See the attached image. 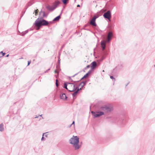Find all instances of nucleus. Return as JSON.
Segmentation results:
<instances>
[{"mask_svg": "<svg viewBox=\"0 0 155 155\" xmlns=\"http://www.w3.org/2000/svg\"><path fill=\"white\" fill-rule=\"evenodd\" d=\"M69 142L72 145L75 150L79 149L81 147V145L79 144V138L77 136H73L69 140Z\"/></svg>", "mask_w": 155, "mask_h": 155, "instance_id": "f257e3e1", "label": "nucleus"}, {"mask_svg": "<svg viewBox=\"0 0 155 155\" xmlns=\"http://www.w3.org/2000/svg\"><path fill=\"white\" fill-rule=\"evenodd\" d=\"M49 22L48 21L43 19V17L38 18L35 21L34 25L36 27L47 26Z\"/></svg>", "mask_w": 155, "mask_h": 155, "instance_id": "f03ea898", "label": "nucleus"}, {"mask_svg": "<svg viewBox=\"0 0 155 155\" xmlns=\"http://www.w3.org/2000/svg\"><path fill=\"white\" fill-rule=\"evenodd\" d=\"M112 122L117 123L118 125H121L124 124L126 122V121L124 119L120 117H114Z\"/></svg>", "mask_w": 155, "mask_h": 155, "instance_id": "7ed1b4c3", "label": "nucleus"}, {"mask_svg": "<svg viewBox=\"0 0 155 155\" xmlns=\"http://www.w3.org/2000/svg\"><path fill=\"white\" fill-rule=\"evenodd\" d=\"M113 108L112 107L106 105L102 106L100 108V110L107 113L110 112L113 110Z\"/></svg>", "mask_w": 155, "mask_h": 155, "instance_id": "20e7f679", "label": "nucleus"}, {"mask_svg": "<svg viewBox=\"0 0 155 155\" xmlns=\"http://www.w3.org/2000/svg\"><path fill=\"white\" fill-rule=\"evenodd\" d=\"M91 113L94 118L100 117L104 114V112L102 111L94 112L92 111Z\"/></svg>", "mask_w": 155, "mask_h": 155, "instance_id": "39448f33", "label": "nucleus"}, {"mask_svg": "<svg viewBox=\"0 0 155 155\" xmlns=\"http://www.w3.org/2000/svg\"><path fill=\"white\" fill-rule=\"evenodd\" d=\"M103 16L105 19L108 20L110 21L112 17L111 11L110 10H108L104 14Z\"/></svg>", "mask_w": 155, "mask_h": 155, "instance_id": "423d86ee", "label": "nucleus"}, {"mask_svg": "<svg viewBox=\"0 0 155 155\" xmlns=\"http://www.w3.org/2000/svg\"><path fill=\"white\" fill-rule=\"evenodd\" d=\"M101 45L102 49L101 52L107 53V51L105 50V49L106 47V43L104 40H103L101 41Z\"/></svg>", "mask_w": 155, "mask_h": 155, "instance_id": "0eeeda50", "label": "nucleus"}, {"mask_svg": "<svg viewBox=\"0 0 155 155\" xmlns=\"http://www.w3.org/2000/svg\"><path fill=\"white\" fill-rule=\"evenodd\" d=\"M107 54V53H105V52H101V57L99 59V61L100 62L102 61L104 59L106 58Z\"/></svg>", "mask_w": 155, "mask_h": 155, "instance_id": "6e6552de", "label": "nucleus"}, {"mask_svg": "<svg viewBox=\"0 0 155 155\" xmlns=\"http://www.w3.org/2000/svg\"><path fill=\"white\" fill-rule=\"evenodd\" d=\"M91 69L89 71H91V72H92L94 71V70L96 68L97 63L95 61H94L91 63Z\"/></svg>", "mask_w": 155, "mask_h": 155, "instance_id": "1a4fd4ad", "label": "nucleus"}, {"mask_svg": "<svg viewBox=\"0 0 155 155\" xmlns=\"http://www.w3.org/2000/svg\"><path fill=\"white\" fill-rule=\"evenodd\" d=\"M81 89H78L74 91V92L72 94V95L73 99L74 100L76 98V96L79 93V91H81Z\"/></svg>", "mask_w": 155, "mask_h": 155, "instance_id": "9d476101", "label": "nucleus"}, {"mask_svg": "<svg viewBox=\"0 0 155 155\" xmlns=\"http://www.w3.org/2000/svg\"><path fill=\"white\" fill-rule=\"evenodd\" d=\"M113 36V34L112 32H110L107 35V41L108 42H110Z\"/></svg>", "mask_w": 155, "mask_h": 155, "instance_id": "9b49d317", "label": "nucleus"}, {"mask_svg": "<svg viewBox=\"0 0 155 155\" xmlns=\"http://www.w3.org/2000/svg\"><path fill=\"white\" fill-rule=\"evenodd\" d=\"M61 3V2L58 0L55 1L54 3L53 9H55L58 7L59 4H60Z\"/></svg>", "mask_w": 155, "mask_h": 155, "instance_id": "f8f14e48", "label": "nucleus"}, {"mask_svg": "<svg viewBox=\"0 0 155 155\" xmlns=\"http://www.w3.org/2000/svg\"><path fill=\"white\" fill-rule=\"evenodd\" d=\"M63 11V9L62 10L60 14L58 15V16L56 17L53 20V21H58L60 20V19L61 18V15L62 14V11Z\"/></svg>", "mask_w": 155, "mask_h": 155, "instance_id": "ddd939ff", "label": "nucleus"}, {"mask_svg": "<svg viewBox=\"0 0 155 155\" xmlns=\"http://www.w3.org/2000/svg\"><path fill=\"white\" fill-rule=\"evenodd\" d=\"M60 97L61 99H62L64 100H67L68 98L65 93L61 94L60 95Z\"/></svg>", "mask_w": 155, "mask_h": 155, "instance_id": "4468645a", "label": "nucleus"}, {"mask_svg": "<svg viewBox=\"0 0 155 155\" xmlns=\"http://www.w3.org/2000/svg\"><path fill=\"white\" fill-rule=\"evenodd\" d=\"M91 71H89L88 72H87L85 75H84L83 77L80 79V81H81L84 79V78H87L91 74Z\"/></svg>", "mask_w": 155, "mask_h": 155, "instance_id": "2eb2a0df", "label": "nucleus"}, {"mask_svg": "<svg viewBox=\"0 0 155 155\" xmlns=\"http://www.w3.org/2000/svg\"><path fill=\"white\" fill-rule=\"evenodd\" d=\"M90 24L93 26L96 27L97 26V24L96 23V20L93 18L91 20Z\"/></svg>", "mask_w": 155, "mask_h": 155, "instance_id": "dca6fc26", "label": "nucleus"}, {"mask_svg": "<svg viewBox=\"0 0 155 155\" xmlns=\"http://www.w3.org/2000/svg\"><path fill=\"white\" fill-rule=\"evenodd\" d=\"M34 3V2L33 0H31L29 1L27 4L26 5V9L28 7L31 6Z\"/></svg>", "mask_w": 155, "mask_h": 155, "instance_id": "f3484780", "label": "nucleus"}, {"mask_svg": "<svg viewBox=\"0 0 155 155\" xmlns=\"http://www.w3.org/2000/svg\"><path fill=\"white\" fill-rule=\"evenodd\" d=\"M68 85V83H67L66 82H65L64 83V85L63 87L66 89L68 92H73V91H72V90H69L68 87H67V86Z\"/></svg>", "mask_w": 155, "mask_h": 155, "instance_id": "a211bd4d", "label": "nucleus"}, {"mask_svg": "<svg viewBox=\"0 0 155 155\" xmlns=\"http://www.w3.org/2000/svg\"><path fill=\"white\" fill-rule=\"evenodd\" d=\"M46 8L48 10L51 11H53L54 9H53V7H52L51 6L49 5H48L46 7Z\"/></svg>", "mask_w": 155, "mask_h": 155, "instance_id": "6ab92c4d", "label": "nucleus"}, {"mask_svg": "<svg viewBox=\"0 0 155 155\" xmlns=\"http://www.w3.org/2000/svg\"><path fill=\"white\" fill-rule=\"evenodd\" d=\"M68 84H70L71 87H73V88L72 89H73V88H76V86H78V84L77 83H70L68 82Z\"/></svg>", "mask_w": 155, "mask_h": 155, "instance_id": "aec40b11", "label": "nucleus"}, {"mask_svg": "<svg viewBox=\"0 0 155 155\" xmlns=\"http://www.w3.org/2000/svg\"><path fill=\"white\" fill-rule=\"evenodd\" d=\"M84 86L82 85L81 87L80 88H78V87H76V88H74L73 89H72V91H76V90H78V89H81V90L84 87Z\"/></svg>", "mask_w": 155, "mask_h": 155, "instance_id": "412c9836", "label": "nucleus"}, {"mask_svg": "<svg viewBox=\"0 0 155 155\" xmlns=\"http://www.w3.org/2000/svg\"><path fill=\"white\" fill-rule=\"evenodd\" d=\"M4 125L3 124H0V131L3 132L4 130Z\"/></svg>", "mask_w": 155, "mask_h": 155, "instance_id": "4be33fe9", "label": "nucleus"}, {"mask_svg": "<svg viewBox=\"0 0 155 155\" xmlns=\"http://www.w3.org/2000/svg\"><path fill=\"white\" fill-rule=\"evenodd\" d=\"M28 30H26L25 31H23L21 33V34L20 35L22 36H24L26 34L28 33Z\"/></svg>", "mask_w": 155, "mask_h": 155, "instance_id": "5701e85b", "label": "nucleus"}, {"mask_svg": "<svg viewBox=\"0 0 155 155\" xmlns=\"http://www.w3.org/2000/svg\"><path fill=\"white\" fill-rule=\"evenodd\" d=\"M60 54H59V55H60ZM60 55H59L58 57V62L56 64V66L57 67H59V65H60Z\"/></svg>", "mask_w": 155, "mask_h": 155, "instance_id": "b1692460", "label": "nucleus"}, {"mask_svg": "<svg viewBox=\"0 0 155 155\" xmlns=\"http://www.w3.org/2000/svg\"><path fill=\"white\" fill-rule=\"evenodd\" d=\"M43 15L42 17H43V18L47 17L48 15V13H46L45 12H43Z\"/></svg>", "mask_w": 155, "mask_h": 155, "instance_id": "393cba45", "label": "nucleus"}, {"mask_svg": "<svg viewBox=\"0 0 155 155\" xmlns=\"http://www.w3.org/2000/svg\"><path fill=\"white\" fill-rule=\"evenodd\" d=\"M68 0H62V1L63 4L64 5H66L68 3Z\"/></svg>", "mask_w": 155, "mask_h": 155, "instance_id": "a878e982", "label": "nucleus"}, {"mask_svg": "<svg viewBox=\"0 0 155 155\" xmlns=\"http://www.w3.org/2000/svg\"><path fill=\"white\" fill-rule=\"evenodd\" d=\"M99 15H95L94 16L93 19L94 20H96V19L97 18H98L99 17Z\"/></svg>", "mask_w": 155, "mask_h": 155, "instance_id": "bb28decb", "label": "nucleus"}, {"mask_svg": "<svg viewBox=\"0 0 155 155\" xmlns=\"http://www.w3.org/2000/svg\"><path fill=\"white\" fill-rule=\"evenodd\" d=\"M81 84H83V85H82V86H84H84L87 83V81H82L81 82Z\"/></svg>", "mask_w": 155, "mask_h": 155, "instance_id": "cd10ccee", "label": "nucleus"}, {"mask_svg": "<svg viewBox=\"0 0 155 155\" xmlns=\"http://www.w3.org/2000/svg\"><path fill=\"white\" fill-rule=\"evenodd\" d=\"M110 78L112 79L113 81H115V78L112 76H110Z\"/></svg>", "mask_w": 155, "mask_h": 155, "instance_id": "c85d7f7f", "label": "nucleus"}, {"mask_svg": "<svg viewBox=\"0 0 155 155\" xmlns=\"http://www.w3.org/2000/svg\"><path fill=\"white\" fill-rule=\"evenodd\" d=\"M46 133H43V135H42V137L41 138V141H43L44 140H45V138H44V135Z\"/></svg>", "mask_w": 155, "mask_h": 155, "instance_id": "c756f323", "label": "nucleus"}, {"mask_svg": "<svg viewBox=\"0 0 155 155\" xmlns=\"http://www.w3.org/2000/svg\"><path fill=\"white\" fill-rule=\"evenodd\" d=\"M56 69L57 70V71H58L59 72L61 70V69L60 68V65H59V68L58 67H57L56 66Z\"/></svg>", "mask_w": 155, "mask_h": 155, "instance_id": "7c9ffc66", "label": "nucleus"}, {"mask_svg": "<svg viewBox=\"0 0 155 155\" xmlns=\"http://www.w3.org/2000/svg\"><path fill=\"white\" fill-rule=\"evenodd\" d=\"M25 13V12H22L21 15V18L23 16Z\"/></svg>", "mask_w": 155, "mask_h": 155, "instance_id": "2f4dec72", "label": "nucleus"}, {"mask_svg": "<svg viewBox=\"0 0 155 155\" xmlns=\"http://www.w3.org/2000/svg\"><path fill=\"white\" fill-rule=\"evenodd\" d=\"M68 87L70 89H71V90H72V89L73 88V87H71L70 84H68Z\"/></svg>", "mask_w": 155, "mask_h": 155, "instance_id": "473e14b6", "label": "nucleus"}, {"mask_svg": "<svg viewBox=\"0 0 155 155\" xmlns=\"http://www.w3.org/2000/svg\"><path fill=\"white\" fill-rule=\"evenodd\" d=\"M31 63V61H28V62L27 66H29L30 65V64Z\"/></svg>", "mask_w": 155, "mask_h": 155, "instance_id": "72a5a7b5", "label": "nucleus"}, {"mask_svg": "<svg viewBox=\"0 0 155 155\" xmlns=\"http://www.w3.org/2000/svg\"><path fill=\"white\" fill-rule=\"evenodd\" d=\"M2 57H3L5 55L6 53L5 52H4V53L2 51Z\"/></svg>", "mask_w": 155, "mask_h": 155, "instance_id": "f704fd0d", "label": "nucleus"}, {"mask_svg": "<svg viewBox=\"0 0 155 155\" xmlns=\"http://www.w3.org/2000/svg\"><path fill=\"white\" fill-rule=\"evenodd\" d=\"M71 80V81H72V82H74V83H76L77 82H79V81H74L72 80V79Z\"/></svg>", "mask_w": 155, "mask_h": 155, "instance_id": "c9c22d12", "label": "nucleus"}, {"mask_svg": "<svg viewBox=\"0 0 155 155\" xmlns=\"http://www.w3.org/2000/svg\"><path fill=\"white\" fill-rule=\"evenodd\" d=\"M54 72L55 73H57L58 74L59 72L58 71L57 69H56L54 71Z\"/></svg>", "mask_w": 155, "mask_h": 155, "instance_id": "e433bc0d", "label": "nucleus"}, {"mask_svg": "<svg viewBox=\"0 0 155 155\" xmlns=\"http://www.w3.org/2000/svg\"><path fill=\"white\" fill-rule=\"evenodd\" d=\"M34 12L36 14H37L38 13V9L35 10Z\"/></svg>", "mask_w": 155, "mask_h": 155, "instance_id": "4c0bfd02", "label": "nucleus"}, {"mask_svg": "<svg viewBox=\"0 0 155 155\" xmlns=\"http://www.w3.org/2000/svg\"><path fill=\"white\" fill-rule=\"evenodd\" d=\"M90 66L89 65H87L86 67L85 68V69H86L87 68H88L90 67Z\"/></svg>", "mask_w": 155, "mask_h": 155, "instance_id": "58836bf2", "label": "nucleus"}, {"mask_svg": "<svg viewBox=\"0 0 155 155\" xmlns=\"http://www.w3.org/2000/svg\"><path fill=\"white\" fill-rule=\"evenodd\" d=\"M79 73V72H78V73L75 74L74 75H73V76H72V77H74L76 75H77L78 73Z\"/></svg>", "mask_w": 155, "mask_h": 155, "instance_id": "ea45409f", "label": "nucleus"}, {"mask_svg": "<svg viewBox=\"0 0 155 155\" xmlns=\"http://www.w3.org/2000/svg\"><path fill=\"white\" fill-rule=\"evenodd\" d=\"M42 115V114H41V115H39V116H36V117H35V118H38V117H41Z\"/></svg>", "mask_w": 155, "mask_h": 155, "instance_id": "a19ab883", "label": "nucleus"}, {"mask_svg": "<svg viewBox=\"0 0 155 155\" xmlns=\"http://www.w3.org/2000/svg\"><path fill=\"white\" fill-rule=\"evenodd\" d=\"M82 84L81 82V83H80L79 85H78V86H76V87H78V88Z\"/></svg>", "mask_w": 155, "mask_h": 155, "instance_id": "79ce46f5", "label": "nucleus"}, {"mask_svg": "<svg viewBox=\"0 0 155 155\" xmlns=\"http://www.w3.org/2000/svg\"><path fill=\"white\" fill-rule=\"evenodd\" d=\"M74 124H75L74 121L72 122V124L70 126H71V125L72 124H74Z\"/></svg>", "mask_w": 155, "mask_h": 155, "instance_id": "37998d69", "label": "nucleus"}, {"mask_svg": "<svg viewBox=\"0 0 155 155\" xmlns=\"http://www.w3.org/2000/svg\"><path fill=\"white\" fill-rule=\"evenodd\" d=\"M2 57V51L0 52V58Z\"/></svg>", "mask_w": 155, "mask_h": 155, "instance_id": "c03bdc74", "label": "nucleus"}, {"mask_svg": "<svg viewBox=\"0 0 155 155\" xmlns=\"http://www.w3.org/2000/svg\"><path fill=\"white\" fill-rule=\"evenodd\" d=\"M50 70V68L48 69L45 72V73H47V72H48V71H49Z\"/></svg>", "mask_w": 155, "mask_h": 155, "instance_id": "a18cd8bd", "label": "nucleus"}, {"mask_svg": "<svg viewBox=\"0 0 155 155\" xmlns=\"http://www.w3.org/2000/svg\"><path fill=\"white\" fill-rule=\"evenodd\" d=\"M54 22V21H53V20L51 21H48L49 22V23H50L51 24H52L53 23V22Z\"/></svg>", "mask_w": 155, "mask_h": 155, "instance_id": "49530a36", "label": "nucleus"}, {"mask_svg": "<svg viewBox=\"0 0 155 155\" xmlns=\"http://www.w3.org/2000/svg\"><path fill=\"white\" fill-rule=\"evenodd\" d=\"M56 86L58 87V83H55Z\"/></svg>", "mask_w": 155, "mask_h": 155, "instance_id": "de8ad7c7", "label": "nucleus"}, {"mask_svg": "<svg viewBox=\"0 0 155 155\" xmlns=\"http://www.w3.org/2000/svg\"><path fill=\"white\" fill-rule=\"evenodd\" d=\"M64 45H63L61 46V49H62V48H63L64 47Z\"/></svg>", "mask_w": 155, "mask_h": 155, "instance_id": "09e8293b", "label": "nucleus"}, {"mask_svg": "<svg viewBox=\"0 0 155 155\" xmlns=\"http://www.w3.org/2000/svg\"><path fill=\"white\" fill-rule=\"evenodd\" d=\"M80 6H80V5H79V4H78V5H77V7H80Z\"/></svg>", "mask_w": 155, "mask_h": 155, "instance_id": "8fccbe9b", "label": "nucleus"}, {"mask_svg": "<svg viewBox=\"0 0 155 155\" xmlns=\"http://www.w3.org/2000/svg\"><path fill=\"white\" fill-rule=\"evenodd\" d=\"M130 83V82H129L126 85V87L127 85Z\"/></svg>", "mask_w": 155, "mask_h": 155, "instance_id": "3c124183", "label": "nucleus"}, {"mask_svg": "<svg viewBox=\"0 0 155 155\" xmlns=\"http://www.w3.org/2000/svg\"><path fill=\"white\" fill-rule=\"evenodd\" d=\"M56 81L55 83H58V80L57 79H56V81Z\"/></svg>", "mask_w": 155, "mask_h": 155, "instance_id": "603ef678", "label": "nucleus"}, {"mask_svg": "<svg viewBox=\"0 0 155 155\" xmlns=\"http://www.w3.org/2000/svg\"><path fill=\"white\" fill-rule=\"evenodd\" d=\"M117 68V67H116L114 69V70H113V72H114V71H115V70H116V69Z\"/></svg>", "mask_w": 155, "mask_h": 155, "instance_id": "864d4df0", "label": "nucleus"}, {"mask_svg": "<svg viewBox=\"0 0 155 155\" xmlns=\"http://www.w3.org/2000/svg\"><path fill=\"white\" fill-rule=\"evenodd\" d=\"M9 55L8 54L6 56H5V57H8L9 56Z\"/></svg>", "mask_w": 155, "mask_h": 155, "instance_id": "5fc2aeb1", "label": "nucleus"}, {"mask_svg": "<svg viewBox=\"0 0 155 155\" xmlns=\"http://www.w3.org/2000/svg\"><path fill=\"white\" fill-rule=\"evenodd\" d=\"M45 137H48V134H45Z\"/></svg>", "mask_w": 155, "mask_h": 155, "instance_id": "6e6d98bb", "label": "nucleus"}, {"mask_svg": "<svg viewBox=\"0 0 155 155\" xmlns=\"http://www.w3.org/2000/svg\"><path fill=\"white\" fill-rule=\"evenodd\" d=\"M44 11H42V10H41L40 12V13H43V12Z\"/></svg>", "mask_w": 155, "mask_h": 155, "instance_id": "4d7b16f0", "label": "nucleus"}, {"mask_svg": "<svg viewBox=\"0 0 155 155\" xmlns=\"http://www.w3.org/2000/svg\"><path fill=\"white\" fill-rule=\"evenodd\" d=\"M69 80H71V77H69Z\"/></svg>", "mask_w": 155, "mask_h": 155, "instance_id": "13d9d810", "label": "nucleus"}, {"mask_svg": "<svg viewBox=\"0 0 155 155\" xmlns=\"http://www.w3.org/2000/svg\"><path fill=\"white\" fill-rule=\"evenodd\" d=\"M85 29L86 30H87V31H89V29Z\"/></svg>", "mask_w": 155, "mask_h": 155, "instance_id": "bf43d9fd", "label": "nucleus"}, {"mask_svg": "<svg viewBox=\"0 0 155 155\" xmlns=\"http://www.w3.org/2000/svg\"><path fill=\"white\" fill-rule=\"evenodd\" d=\"M82 142H81V145H81V144H82Z\"/></svg>", "mask_w": 155, "mask_h": 155, "instance_id": "052dcab7", "label": "nucleus"}, {"mask_svg": "<svg viewBox=\"0 0 155 155\" xmlns=\"http://www.w3.org/2000/svg\"><path fill=\"white\" fill-rule=\"evenodd\" d=\"M87 26V25H85V27H86Z\"/></svg>", "mask_w": 155, "mask_h": 155, "instance_id": "680f3d73", "label": "nucleus"}, {"mask_svg": "<svg viewBox=\"0 0 155 155\" xmlns=\"http://www.w3.org/2000/svg\"><path fill=\"white\" fill-rule=\"evenodd\" d=\"M65 8V7L64 6L63 7V8Z\"/></svg>", "mask_w": 155, "mask_h": 155, "instance_id": "e2e57ef3", "label": "nucleus"}, {"mask_svg": "<svg viewBox=\"0 0 155 155\" xmlns=\"http://www.w3.org/2000/svg\"><path fill=\"white\" fill-rule=\"evenodd\" d=\"M154 66L155 67V64L154 65Z\"/></svg>", "mask_w": 155, "mask_h": 155, "instance_id": "0e129e2a", "label": "nucleus"}, {"mask_svg": "<svg viewBox=\"0 0 155 155\" xmlns=\"http://www.w3.org/2000/svg\"><path fill=\"white\" fill-rule=\"evenodd\" d=\"M39 29V28H38V29H37V30H38V29Z\"/></svg>", "mask_w": 155, "mask_h": 155, "instance_id": "69168bd1", "label": "nucleus"}, {"mask_svg": "<svg viewBox=\"0 0 155 155\" xmlns=\"http://www.w3.org/2000/svg\"><path fill=\"white\" fill-rule=\"evenodd\" d=\"M42 119H43V118L42 117Z\"/></svg>", "mask_w": 155, "mask_h": 155, "instance_id": "338daca9", "label": "nucleus"}]
</instances>
